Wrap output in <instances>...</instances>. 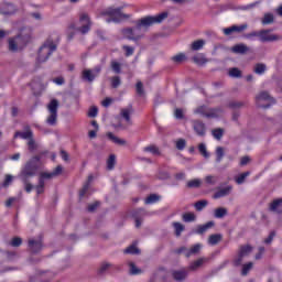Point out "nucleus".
<instances>
[{
	"label": "nucleus",
	"instance_id": "nucleus-1",
	"mask_svg": "<svg viewBox=\"0 0 282 282\" xmlns=\"http://www.w3.org/2000/svg\"><path fill=\"white\" fill-rule=\"evenodd\" d=\"M169 18L167 12H162L158 15H148L145 18H142L137 21V25L131 29L127 28L122 30V34L126 39L129 41H140L142 39V28H151V25H154V23H162L164 19Z\"/></svg>",
	"mask_w": 282,
	"mask_h": 282
},
{
	"label": "nucleus",
	"instance_id": "nucleus-2",
	"mask_svg": "<svg viewBox=\"0 0 282 282\" xmlns=\"http://www.w3.org/2000/svg\"><path fill=\"white\" fill-rule=\"evenodd\" d=\"M42 173L41 156L39 155L32 156L21 170L22 177H34L35 175L41 176Z\"/></svg>",
	"mask_w": 282,
	"mask_h": 282
},
{
	"label": "nucleus",
	"instance_id": "nucleus-3",
	"mask_svg": "<svg viewBox=\"0 0 282 282\" xmlns=\"http://www.w3.org/2000/svg\"><path fill=\"white\" fill-rule=\"evenodd\" d=\"M14 140L17 138H21V140H28V149L32 153L33 151H36L37 145H36V140H34V132L32 131V128L26 124L24 126V131H15L13 135Z\"/></svg>",
	"mask_w": 282,
	"mask_h": 282
},
{
	"label": "nucleus",
	"instance_id": "nucleus-4",
	"mask_svg": "<svg viewBox=\"0 0 282 282\" xmlns=\"http://www.w3.org/2000/svg\"><path fill=\"white\" fill-rule=\"evenodd\" d=\"M79 21L80 23H85L80 28L76 29V24L74 23H70L68 25V41H72V39H74V32H69L70 30H77V32H80L82 34H87V32L91 30V20L89 19V14L82 13L79 17Z\"/></svg>",
	"mask_w": 282,
	"mask_h": 282
},
{
	"label": "nucleus",
	"instance_id": "nucleus-5",
	"mask_svg": "<svg viewBox=\"0 0 282 282\" xmlns=\"http://www.w3.org/2000/svg\"><path fill=\"white\" fill-rule=\"evenodd\" d=\"M99 17H102L106 23H120L122 19H127V15L122 14L121 9L113 8H108L101 11Z\"/></svg>",
	"mask_w": 282,
	"mask_h": 282
},
{
	"label": "nucleus",
	"instance_id": "nucleus-6",
	"mask_svg": "<svg viewBox=\"0 0 282 282\" xmlns=\"http://www.w3.org/2000/svg\"><path fill=\"white\" fill-rule=\"evenodd\" d=\"M54 52H56V45L48 39L39 50L37 64L45 63Z\"/></svg>",
	"mask_w": 282,
	"mask_h": 282
},
{
	"label": "nucleus",
	"instance_id": "nucleus-7",
	"mask_svg": "<svg viewBox=\"0 0 282 282\" xmlns=\"http://www.w3.org/2000/svg\"><path fill=\"white\" fill-rule=\"evenodd\" d=\"M48 116L46 118V124L50 127H56V122H58V100L52 99L47 105Z\"/></svg>",
	"mask_w": 282,
	"mask_h": 282
},
{
	"label": "nucleus",
	"instance_id": "nucleus-8",
	"mask_svg": "<svg viewBox=\"0 0 282 282\" xmlns=\"http://www.w3.org/2000/svg\"><path fill=\"white\" fill-rule=\"evenodd\" d=\"M275 104H276V100L274 99V97L270 96V93L268 91H261L256 97V105L261 109H270V106Z\"/></svg>",
	"mask_w": 282,
	"mask_h": 282
},
{
	"label": "nucleus",
	"instance_id": "nucleus-9",
	"mask_svg": "<svg viewBox=\"0 0 282 282\" xmlns=\"http://www.w3.org/2000/svg\"><path fill=\"white\" fill-rule=\"evenodd\" d=\"M29 37H25L21 34L15 37L9 39V51L10 52H19V50H23L25 45H28Z\"/></svg>",
	"mask_w": 282,
	"mask_h": 282
},
{
	"label": "nucleus",
	"instance_id": "nucleus-10",
	"mask_svg": "<svg viewBox=\"0 0 282 282\" xmlns=\"http://www.w3.org/2000/svg\"><path fill=\"white\" fill-rule=\"evenodd\" d=\"M223 111L221 108H206V106H200L196 109L195 113H199L204 118H219Z\"/></svg>",
	"mask_w": 282,
	"mask_h": 282
},
{
	"label": "nucleus",
	"instance_id": "nucleus-11",
	"mask_svg": "<svg viewBox=\"0 0 282 282\" xmlns=\"http://www.w3.org/2000/svg\"><path fill=\"white\" fill-rule=\"evenodd\" d=\"M253 248L250 245L240 246L238 257L234 260V265L239 268L243 263V258L248 257L252 252Z\"/></svg>",
	"mask_w": 282,
	"mask_h": 282
},
{
	"label": "nucleus",
	"instance_id": "nucleus-12",
	"mask_svg": "<svg viewBox=\"0 0 282 282\" xmlns=\"http://www.w3.org/2000/svg\"><path fill=\"white\" fill-rule=\"evenodd\" d=\"M199 252H202V243H196L189 249L186 247H181L176 250V254L184 253L187 259H191V257H195V254H199Z\"/></svg>",
	"mask_w": 282,
	"mask_h": 282
},
{
	"label": "nucleus",
	"instance_id": "nucleus-13",
	"mask_svg": "<svg viewBox=\"0 0 282 282\" xmlns=\"http://www.w3.org/2000/svg\"><path fill=\"white\" fill-rule=\"evenodd\" d=\"M102 72V67L96 66L93 70L91 69H84L82 72L83 80H87V83H94L96 80V76Z\"/></svg>",
	"mask_w": 282,
	"mask_h": 282
},
{
	"label": "nucleus",
	"instance_id": "nucleus-14",
	"mask_svg": "<svg viewBox=\"0 0 282 282\" xmlns=\"http://www.w3.org/2000/svg\"><path fill=\"white\" fill-rule=\"evenodd\" d=\"M272 30H260V42L261 43H273V41H279V35L271 34Z\"/></svg>",
	"mask_w": 282,
	"mask_h": 282
},
{
	"label": "nucleus",
	"instance_id": "nucleus-15",
	"mask_svg": "<svg viewBox=\"0 0 282 282\" xmlns=\"http://www.w3.org/2000/svg\"><path fill=\"white\" fill-rule=\"evenodd\" d=\"M245 30H248V24H246V23L226 28L223 30V32L226 36H230V34H232L235 32H237L238 34H241V32H245Z\"/></svg>",
	"mask_w": 282,
	"mask_h": 282
},
{
	"label": "nucleus",
	"instance_id": "nucleus-16",
	"mask_svg": "<svg viewBox=\"0 0 282 282\" xmlns=\"http://www.w3.org/2000/svg\"><path fill=\"white\" fill-rule=\"evenodd\" d=\"M17 12V8L12 3L2 2L0 4V14H3L4 17H10V14H14Z\"/></svg>",
	"mask_w": 282,
	"mask_h": 282
},
{
	"label": "nucleus",
	"instance_id": "nucleus-17",
	"mask_svg": "<svg viewBox=\"0 0 282 282\" xmlns=\"http://www.w3.org/2000/svg\"><path fill=\"white\" fill-rule=\"evenodd\" d=\"M193 128L197 135L204 138L206 135V123L199 120L193 121Z\"/></svg>",
	"mask_w": 282,
	"mask_h": 282
},
{
	"label": "nucleus",
	"instance_id": "nucleus-18",
	"mask_svg": "<svg viewBox=\"0 0 282 282\" xmlns=\"http://www.w3.org/2000/svg\"><path fill=\"white\" fill-rule=\"evenodd\" d=\"M172 276L174 281H177V282L186 281V278L188 276V270L187 269L174 270L172 271Z\"/></svg>",
	"mask_w": 282,
	"mask_h": 282
},
{
	"label": "nucleus",
	"instance_id": "nucleus-19",
	"mask_svg": "<svg viewBox=\"0 0 282 282\" xmlns=\"http://www.w3.org/2000/svg\"><path fill=\"white\" fill-rule=\"evenodd\" d=\"M144 215H147L144 209H135L132 213V217L135 221V228H140L142 226V219H144Z\"/></svg>",
	"mask_w": 282,
	"mask_h": 282
},
{
	"label": "nucleus",
	"instance_id": "nucleus-20",
	"mask_svg": "<svg viewBox=\"0 0 282 282\" xmlns=\"http://www.w3.org/2000/svg\"><path fill=\"white\" fill-rule=\"evenodd\" d=\"M230 193H232V185H227V186L218 189L214 194V199H221V197H228V195H230Z\"/></svg>",
	"mask_w": 282,
	"mask_h": 282
},
{
	"label": "nucleus",
	"instance_id": "nucleus-21",
	"mask_svg": "<svg viewBox=\"0 0 282 282\" xmlns=\"http://www.w3.org/2000/svg\"><path fill=\"white\" fill-rule=\"evenodd\" d=\"M269 210L271 213H276L278 215H281L282 213V198L274 199L269 205Z\"/></svg>",
	"mask_w": 282,
	"mask_h": 282
},
{
	"label": "nucleus",
	"instance_id": "nucleus-22",
	"mask_svg": "<svg viewBox=\"0 0 282 282\" xmlns=\"http://www.w3.org/2000/svg\"><path fill=\"white\" fill-rule=\"evenodd\" d=\"M30 250L36 254V252H41L43 250V241L42 240H29Z\"/></svg>",
	"mask_w": 282,
	"mask_h": 282
},
{
	"label": "nucleus",
	"instance_id": "nucleus-23",
	"mask_svg": "<svg viewBox=\"0 0 282 282\" xmlns=\"http://www.w3.org/2000/svg\"><path fill=\"white\" fill-rule=\"evenodd\" d=\"M131 113H133V107L132 106H130L129 108H122L121 111H120L121 118H123V120H126V122L128 124H132Z\"/></svg>",
	"mask_w": 282,
	"mask_h": 282
},
{
	"label": "nucleus",
	"instance_id": "nucleus-24",
	"mask_svg": "<svg viewBox=\"0 0 282 282\" xmlns=\"http://www.w3.org/2000/svg\"><path fill=\"white\" fill-rule=\"evenodd\" d=\"M208 261V259L206 258H199L198 260H195L194 262H192L188 265L189 272H195L196 270H199V268H202L204 265V263H206Z\"/></svg>",
	"mask_w": 282,
	"mask_h": 282
},
{
	"label": "nucleus",
	"instance_id": "nucleus-25",
	"mask_svg": "<svg viewBox=\"0 0 282 282\" xmlns=\"http://www.w3.org/2000/svg\"><path fill=\"white\" fill-rule=\"evenodd\" d=\"M215 226L214 221H208L205 225H198L195 235H204V232H207L209 228H213Z\"/></svg>",
	"mask_w": 282,
	"mask_h": 282
},
{
	"label": "nucleus",
	"instance_id": "nucleus-26",
	"mask_svg": "<svg viewBox=\"0 0 282 282\" xmlns=\"http://www.w3.org/2000/svg\"><path fill=\"white\" fill-rule=\"evenodd\" d=\"M106 135L108 140L113 142V144H118L119 147H124V144H127V140L116 137L112 132H107Z\"/></svg>",
	"mask_w": 282,
	"mask_h": 282
},
{
	"label": "nucleus",
	"instance_id": "nucleus-27",
	"mask_svg": "<svg viewBox=\"0 0 282 282\" xmlns=\"http://www.w3.org/2000/svg\"><path fill=\"white\" fill-rule=\"evenodd\" d=\"M221 239H224V235L214 234L208 237L207 243L209 246H217V243H220Z\"/></svg>",
	"mask_w": 282,
	"mask_h": 282
},
{
	"label": "nucleus",
	"instance_id": "nucleus-28",
	"mask_svg": "<svg viewBox=\"0 0 282 282\" xmlns=\"http://www.w3.org/2000/svg\"><path fill=\"white\" fill-rule=\"evenodd\" d=\"M144 153H151V155H162L160 148L155 144H150L143 148Z\"/></svg>",
	"mask_w": 282,
	"mask_h": 282
},
{
	"label": "nucleus",
	"instance_id": "nucleus-29",
	"mask_svg": "<svg viewBox=\"0 0 282 282\" xmlns=\"http://www.w3.org/2000/svg\"><path fill=\"white\" fill-rule=\"evenodd\" d=\"M63 173V165H57L51 173H42L40 177H56Z\"/></svg>",
	"mask_w": 282,
	"mask_h": 282
},
{
	"label": "nucleus",
	"instance_id": "nucleus-30",
	"mask_svg": "<svg viewBox=\"0 0 282 282\" xmlns=\"http://www.w3.org/2000/svg\"><path fill=\"white\" fill-rule=\"evenodd\" d=\"M160 199H162V196H160L158 194H151L150 196H148L144 199V204L147 206H151L152 204H158V202H160Z\"/></svg>",
	"mask_w": 282,
	"mask_h": 282
},
{
	"label": "nucleus",
	"instance_id": "nucleus-31",
	"mask_svg": "<svg viewBox=\"0 0 282 282\" xmlns=\"http://www.w3.org/2000/svg\"><path fill=\"white\" fill-rule=\"evenodd\" d=\"M172 226L174 228V232L176 237H182V232L186 230V227L182 223L174 221L172 223Z\"/></svg>",
	"mask_w": 282,
	"mask_h": 282
},
{
	"label": "nucleus",
	"instance_id": "nucleus-32",
	"mask_svg": "<svg viewBox=\"0 0 282 282\" xmlns=\"http://www.w3.org/2000/svg\"><path fill=\"white\" fill-rule=\"evenodd\" d=\"M250 48L246 44H237L232 46L231 51L234 54H246Z\"/></svg>",
	"mask_w": 282,
	"mask_h": 282
},
{
	"label": "nucleus",
	"instance_id": "nucleus-33",
	"mask_svg": "<svg viewBox=\"0 0 282 282\" xmlns=\"http://www.w3.org/2000/svg\"><path fill=\"white\" fill-rule=\"evenodd\" d=\"M226 215H228V209H226L224 207L216 208L214 212V217L216 219H224V217H226Z\"/></svg>",
	"mask_w": 282,
	"mask_h": 282
},
{
	"label": "nucleus",
	"instance_id": "nucleus-34",
	"mask_svg": "<svg viewBox=\"0 0 282 282\" xmlns=\"http://www.w3.org/2000/svg\"><path fill=\"white\" fill-rule=\"evenodd\" d=\"M262 25H272L274 23V14L264 13V17L261 20Z\"/></svg>",
	"mask_w": 282,
	"mask_h": 282
},
{
	"label": "nucleus",
	"instance_id": "nucleus-35",
	"mask_svg": "<svg viewBox=\"0 0 282 282\" xmlns=\"http://www.w3.org/2000/svg\"><path fill=\"white\" fill-rule=\"evenodd\" d=\"M192 59L196 65H206V63H208L204 54L195 55Z\"/></svg>",
	"mask_w": 282,
	"mask_h": 282
},
{
	"label": "nucleus",
	"instance_id": "nucleus-36",
	"mask_svg": "<svg viewBox=\"0 0 282 282\" xmlns=\"http://www.w3.org/2000/svg\"><path fill=\"white\" fill-rule=\"evenodd\" d=\"M110 67L115 74H121L122 73V64L117 61H111Z\"/></svg>",
	"mask_w": 282,
	"mask_h": 282
},
{
	"label": "nucleus",
	"instance_id": "nucleus-37",
	"mask_svg": "<svg viewBox=\"0 0 282 282\" xmlns=\"http://www.w3.org/2000/svg\"><path fill=\"white\" fill-rule=\"evenodd\" d=\"M206 206H208V200L203 199V200H198L194 204V208L195 210H197L198 213H202V210L204 208H206Z\"/></svg>",
	"mask_w": 282,
	"mask_h": 282
},
{
	"label": "nucleus",
	"instance_id": "nucleus-38",
	"mask_svg": "<svg viewBox=\"0 0 282 282\" xmlns=\"http://www.w3.org/2000/svg\"><path fill=\"white\" fill-rule=\"evenodd\" d=\"M107 169L108 171H113L116 169V154H110L107 160Z\"/></svg>",
	"mask_w": 282,
	"mask_h": 282
},
{
	"label": "nucleus",
	"instance_id": "nucleus-39",
	"mask_svg": "<svg viewBox=\"0 0 282 282\" xmlns=\"http://www.w3.org/2000/svg\"><path fill=\"white\" fill-rule=\"evenodd\" d=\"M198 152H199L200 155H203V158H205L206 160H208V158H210V153H208V150L206 149V143H199V144H198Z\"/></svg>",
	"mask_w": 282,
	"mask_h": 282
},
{
	"label": "nucleus",
	"instance_id": "nucleus-40",
	"mask_svg": "<svg viewBox=\"0 0 282 282\" xmlns=\"http://www.w3.org/2000/svg\"><path fill=\"white\" fill-rule=\"evenodd\" d=\"M182 218L185 224H191L192 221H195V219H197V216H195L194 213H185L183 214Z\"/></svg>",
	"mask_w": 282,
	"mask_h": 282
},
{
	"label": "nucleus",
	"instance_id": "nucleus-41",
	"mask_svg": "<svg viewBox=\"0 0 282 282\" xmlns=\"http://www.w3.org/2000/svg\"><path fill=\"white\" fill-rule=\"evenodd\" d=\"M204 45H206V42L204 40L194 41L192 43V50L194 52H197V51L202 50V47H204Z\"/></svg>",
	"mask_w": 282,
	"mask_h": 282
},
{
	"label": "nucleus",
	"instance_id": "nucleus-42",
	"mask_svg": "<svg viewBox=\"0 0 282 282\" xmlns=\"http://www.w3.org/2000/svg\"><path fill=\"white\" fill-rule=\"evenodd\" d=\"M202 186V180L194 178L187 182V188H199Z\"/></svg>",
	"mask_w": 282,
	"mask_h": 282
},
{
	"label": "nucleus",
	"instance_id": "nucleus-43",
	"mask_svg": "<svg viewBox=\"0 0 282 282\" xmlns=\"http://www.w3.org/2000/svg\"><path fill=\"white\" fill-rule=\"evenodd\" d=\"M124 254H140V249L135 245H131L124 249Z\"/></svg>",
	"mask_w": 282,
	"mask_h": 282
},
{
	"label": "nucleus",
	"instance_id": "nucleus-44",
	"mask_svg": "<svg viewBox=\"0 0 282 282\" xmlns=\"http://www.w3.org/2000/svg\"><path fill=\"white\" fill-rule=\"evenodd\" d=\"M253 72L259 76H261L262 74H265V64H261V63L256 64Z\"/></svg>",
	"mask_w": 282,
	"mask_h": 282
},
{
	"label": "nucleus",
	"instance_id": "nucleus-45",
	"mask_svg": "<svg viewBox=\"0 0 282 282\" xmlns=\"http://www.w3.org/2000/svg\"><path fill=\"white\" fill-rule=\"evenodd\" d=\"M245 39H247V41H254V39L260 40V31H253L250 33H246Z\"/></svg>",
	"mask_w": 282,
	"mask_h": 282
},
{
	"label": "nucleus",
	"instance_id": "nucleus-46",
	"mask_svg": "<svg viewBox=\"0 0 282 282\" xmlns=\"http://www.w3.org/2000/svg\"><path fill=\"white\" fill-rule=\"evenodd\" d=\"M112 89H118L119 85H122V80L120 79V76H113L110 79Z\"/></svg>",
	"mask_w": 282,
	"mask_h": 282
},
{
	"label": "nucleus",
	"instance_id": "nucleus-47",
	"mask_svg": "<svg viewBox=\"0 0 282 282\" xmlns=\"http://www.w3.org/2000/svg\"><path fill=\"white\" fill-rule=\"evenodd\" d=\"M212 135H213L216 140H220L221 138H224V129H221V128L214 129V130L212 131Z\"/></svg>",
	"mask_w": 282,
	"mask_h": 282
},
{
	"label": "nucleus",
	"instance_id": "nucleus-48",
	"mask_svg": "<svg viewBox=\"0 0 282 282\" xmlns=\"http://www.w3.org/2000/svg\"><path fill=\"white\" fill-rule=\"evenodd\" d=\"M122 50H123V52H126L124 55H126L127 57L133 56V54H134V52H135V47L129 46V45H123V46H122Z\"/></svg>",
	"mask_w": 282,
	"mask_h": 282
},
{
	"label": "nucleus",
	"instance_id": "nucleus-49",
	"mask_svg": "<svg viewBox=\"0 0 282 282\" xmlns=\"http://www.w3.org/2000/svg\"><path fill=\"white\" fill-rule=\"evenodd\" d=\"M129 268H130V274L132 275L142 274V270L138 269V267H135V263L129 262Z\"/></svg>",
	"mask_w": 282,
	"mask_h": 282
},
{
	"label": "nucleus",
	"instance_id": "nucleus-50",
	"mask_svg": "<svg viewBox=\"0 0 282 282\" xmlns=\"http://www.w3.org/2000/svg\"><path fill=\"white\" fill-rule=\"evenodd\" d=\"M186 58V54L178 53L177 55H174L172 57L173 63H184V59Z\"/></svg>",
	"mask_w": 282,
	"mask_h": 282
},
{
	"label": "nucleus",
	"instance_id": "nucleus-51",
	"mask_svg": "<svg viewBox=\"0 0 282 282\" xmlns=\"http://www.w3.org/2000/svg\"><path fill=\"white\" fill-rule=\"evenodd\" d=\"M224 160V148L218 147L216 148V162H221Z\"/></svg>",
	"mask_w": 282,
	"mask_h": 282
},
{
	"label": "nucleus",
	"instance_id": "nucleus-52",
	"mask_svg": "<svg viewBox=\"0 0 282 282\" xmlns=\"http://www.w3.org/2000/svg\"><path fill=\"white\" fill-rule=\"evenodd\" d=\"M252 265H253L252 262H248L242 265V271H241L242 276H247L248 272L252 270Z\"/></svg>",
	"mask_w": 282,
	"mask_h": 282
},
{
	"label": "nucleus",
	"instance_id": "nucleus-53",
	"mask_svg": "<svg viewBox=\"0 0 282 282\" xmlns=\"http://www.w3.org/2000/svg\"><path fill=\"white\" fill-rule=\"evenodd\" d=\"M229 76H231V78H241V70H239L237 67H234L229 70Z\"/></svg>",
	"mask_w": 282,
	"mask_h": 282
},
{
	"label": "nucleus",
	"instance_id": "nucleus-54",
	"mask_svg": "<svg viewBox=\"0 0 282 282\" xmlns=\"http://www.w3.org/2000/svg\"><path fill=\"white\" fill-rule=\"evenodd\" d=\"M35 188H36L37 195H41L43 193L44 188H45V180L40 178L39 185Z\"/></svg>",
	"mask_w": 282,
	"mask_h": 282
},
{
	"label": "nucleus",
	"instance_id": "nucleus-55",
	"mask_svg": "<svg viewBox=\"0 0 282 282\" xmlns=\"http://www.w3.org/2000/svg\"><path fill=\"white\" fill-rule=\"evenodd\" d=\"M176 149H177L178 151H184V149H186V140H184V139H178V140L176 141Z\"/></svg>",
	"mask_w": 282,
	"mask_h": 282
},
{
	"label": "nucleus",
	"instance_id": "nucleus-56",
	"mask_svg": "<svg viewBox=\"0 0 282 282\" xmlns=\"http://www.w3.org/2000/svg\"><path fill=\"white\" fill-rule=\"evenodd\" d=\"M23 243V240L19 237H15L11 240L10 246H12V248H19V246H21Z\"/></svg>",
	"mask_w": 282,
	"mask_h": 282
},
{
	"label": "nucleus",
	"instance_id": "nucleus-57",
	"mask_svg": "<svg viewBox=\"0 0 282 282\" xmlns=\"http://www.w3.org/2000/svg\"><path fill=\"white\" fill-rule=\"evenodd\" d=\"M138 96H142L144 94V85L142 82H138L135 85Z\"/></svg>",
	"mask_w": 282,
	"mask_h": 282
},
{
	"label": "nucleus",
	"instance_id": "nucleus-58",
	"mask_svg": "<svg viewBox=\"0 0 282 282\" xmlns=\"http://www.w3.org/2000/svg\"><path fill=\"white\" fill-rule=\"evenodd\" d=\"M174 116L176 120H184V110L176 108L174 111Z\"/></svg>",
	"mask_w": 282,
	"mask_h": 282
},
{
	"label": "nucleus",
	"instance_id": "nucleus-59",
	"mask_svg": "<svg viewBox=\"0 0 282 282\" xmlns=\"http://www.w3.org/2000/svg\"><path fill=\"white\" fill-rule=\"evenodd\" d=\"M89 184H91V178L84 185L83 189L79 192V197H85L87 191H89Z\"/></svg>",
	"mask_w": 282,
	"mask_h": 282
},
{
	"label": "nucleus",
	"instance_id": "nucleus-60",
	"mask_svg": "<svg viewBox=\"0 0 282 282\" xmlns=\"http://www.w3.org/2000/svg\"><path fill=\"white\" fill-rule=\"evenodd\" d=\"M96 116H98V107L94 106L89 109L88 117L96 118Z\"/></svg>",
	"mask_w": 282,
	"mask_h": 282
},
{
	"label": "nucleus",
	"instance_id": "nucleus-61",
	"mask_svg": "<svg viewBox=\"0 0 282 282\" xmlns=\"http://www.w3.org/2000/svg\"><path fill=\"white\" fill-rule=\"evenodd\" d=\"M274 237H276V232L271 231L267 239H264V243L270 245L274 240Z\"/></svg>",
	"mask_w": 282,
	"mask_h": 282
},
{
	"label": "nucleus",
	"instance_id": "nucleus-62",
	"mask_svg": "<svg viewBox=\"0 0 282 282\" xmlns=\"http://www.w3.org/2000/svg\"><path fill=\"white\" fill-rule=\"evenodd\" d=\"M12 184V177H7L6 181L0 185L1 188H8Z\"/></svg>",
	"mask_w": 282,
	"mask_h": 282
},
{
	"label": "nucleus",
	"instance_id": "nucleus-63",
	"mask_svg": "<svg viewBox=\"0 0 282 282\" xmlns=\"http://www.w3.org/2000/svg\"><path fill=\"white\" fill-rule=\"evenodd\" d=\"M19 198L17 197H10L7 202H6V207L10 208V206H12V204H14V202H18Z\"/></svg>",
	"mask_w": 282,
	"mask_h": 282
},
{
	"label": "nucleus",
	"instance_id": "nucleus-64",
	"mask_svg": "<svg viewBox=\"0 0 282 282\" xmlns=\"http://www.w3.org/2000/svg\"><path fill=\"white\" fill-rule=\"evenodd\" d=\"M250 162V156H242L240 159V166H246Z\"/></svg>",
	"mask_w": 282,
	"mask_h": 282
}]
</instances>
